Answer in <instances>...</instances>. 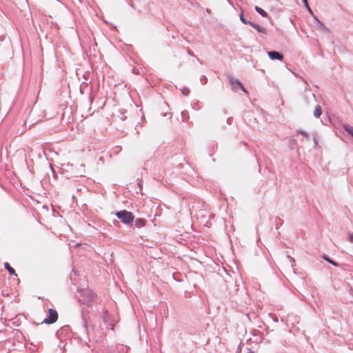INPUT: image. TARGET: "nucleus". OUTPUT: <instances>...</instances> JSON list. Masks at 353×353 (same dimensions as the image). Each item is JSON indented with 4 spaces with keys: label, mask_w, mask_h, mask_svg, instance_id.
Returning <instances> with one entry per match:
<instances>
[{
    "label": "nucleus",
    "mask_w": 353,
    "mask_h": 353,
    "mask_svg": "<svg viewBox=\"0 0 353 353\" xmlns=\"http://www.w3.org/2000/svg\"><path fill=\"white\" fill-rule=\"evenodd\" d=\"M288 257L290 259L291 261L294 262V260L293 258H292L290 256H288Z\"/></svg>",
    "instance_id": "obj_19"
},
{
    "label": "nucleus",
    "mask_w": 353,
    "mask_h": 353,
    "mask_svg": "<svg viewBox=\"0 0 353 353\" xmlns=\"http://www.w3.org/2000/svg\"><path fill=\"white\" fill-rule=\"evenodd\" d=\"M268 57L272 60H282L283 58V56L282 54L279 53L277 51H270L268 52Z\"/></svg>",
    "instance_id": "obj_5"
},
{
    "label": "nucleus",
    "mask_w": 353,
    "mask_h": 353,
    "mask_svg": "<svg viewBox=\"0 0 353 353\" xmlns=\"http://www.w3.org/2000/svg\"><path fill=\"white\" fill-rule=\"evenodd\" d=\"M240 19H241V21L244 23V24H250L251 23V21H247L244 17H243V14H241L240 16Z\"/></svg>",
    "instance_id": "obj_16"
},
{
    "label": "nucleus",
    "mask_w": 353,
    "mask_h": 353,
    "mask_svg": "<svg viewBox=\"0 0 353 353\" xmlns=\"http://www.w3.org/2000/svg\"><path fill=\"white\" fill-rule=\"evenodd\" d=\"M314 19L316 20V28L318 30L324 31V32H330L328 28H327L321 21H319L316 17H314Z\"/></svg>",
    "instance_id": "obj_6"
},
{
    "label": "nucleus",
    "mask_w": 353,
    "mask_h": 353,
    "mask_svg": "<svg viewBox=\"0 0 353 353\" xmlns=\"http://www.w3.org/2000/svg\"><path fill=\"white\" fill-rule=\"evenodd\" d=\"M115 216L125 225L131 224L134 221V215L131 212L127 210H121L115 213Z\"/></svg>",
    "instance_id": "obj_2"
},
{
    "label": "nucleus",
    "mask_w": 353,
    "mask_h": 353,
    "mask_svg": "<svg viewBox=\"0 0 353 353\" xmlns=\"http://www.w3.org/2000/svg\"><path fill=\"white\" fill-rule=\"evenodd\" d=\"M4 267L11 275H16L15 270L8 263H5Z\"/></svg>",
    "instance_id": "obj_10"
},
{
    "label": "nucleus",
    "mask_w": 353,
    "mask_h": 353,
    "mask_svg": "<svg viewBox=\"0 0 353 353\" xmlns=\"http://www.w3.org/2000/svg\"><path fill=\"white\" fill-rule=\"evenodd\" d=\"M323 259L325 260H326L327 261H328L329 263H330L331 264H332L334 266H338V263H336L335 261L331 260L330 259H329L327 256H323Z\"/></svg>",
    "instance_id": "obj_15"
},
{
    "label": "nucleus",
    "mask_w": 353,
    "mask_h": 353,
    "mask_svg": "<svg viewBox=\"0 0 353 353\" xmlns=\"http://www.w3.org/2000/svg\"><path fill=\"white\" fill-rule=\"evenodd\" d=\"M145 223V220H144L143 219H137L135 221V225L139 228L144 226Z\"/></svg>",
    "instance_id": "obj_12"
},
{
    "label": "nucleus",
    "mask_w": 353,
    "mask_h": 353,
    "mask_svg": "<svg viewBox=\"0 0 353 353\" xmlns=\"http://www.w3.org/2000/svg\"><path fill=\"white\" fill-rule=\"evenodd\" d=\"M349 241L353 243V234H350Z\"/></svg>",
    "instance_id": "obj_18"
},
{
    "label": "nucleus",
    "mask_w": 353,
    "mask_h": 353,
    "mask_svg": "<svg viewBox=\"0 0 353 353\" xmlns=\"http://www.w3.org/2000/svg\"><path fill=\"white\" fill-rule=\"evenodd\" d=\"M250 26H251L252 27L255 28L258 32H262V33H264V34L267 33L266 29L265 28L259 26V25H257V24H255V23H253L251 22Z\"/></svg>",
    "instance_id": "obj_7"
},
{
    "label": "nucleus",
    "mask_w": 353,
    "mask_h": 353,
    "mask_svg": "<svg viewBox=\"0 0 353 353\" xmlns=\"http://www.w3.org/2000/svg\"><path fill=\"white\" fill-rule=\"evenodd\" d=\"M305 8L307 10L308 12H310L311 14H312V9L310 8L307 0H302Z\"/></svg>",
    "instance_id": "obj_14"
},
{
    "label": "nucleus",
    "mask_w": 353,
    "mask_h": 353,
    "mask_svg": "<svg viewBox=\"0 0 353 353\" xmlns=\"http://www.w3.org/2000/svg\"><path fill=\"white\" fill-rule=\"evenodd\" d=\"M107 353H113V352L112 351H110V350H108Z\"/></svg>",
    "instance_id": "obj_21"
},
{
    "label": "nucleus",
    "mask_w": 353,
    "mask_h": 353,
    "mask_svg": "<svg viewBox=\"0 0 353 353\" xmlns=\"http://www.w3.org/2000/svg\"><path fill=\"white\" fill-rule=\"evenodd\" d=\"M49 315L47 318H46L43 322L47 324H52L57 321L58 319V313L57 312L52 308L48 310Z\"/></svg>",
    "instance_id": "obj_3"
},
{
    "label": "nucleus",
    "mask_w": 353,
    "mask_h": 353,
    "mask_svg": "<svg viewBox=\"0 0 353 353\" xmlns=\"http://www.w3.org/2000/svg\"><path fill=\"white\" fill-rule=\"evenodd\" d=\"M182 94L185 96H188L190 93V90L188 88H184L182 90Z\"/></svg>",
    "instance_id": "obj_17"
},
{
    "label": "nucleus",
    "mask_w": 353,
    "mask_h": 353,
    "mask_svg": "<svg viewBox=\"0 0 353 353\" xmlns=\"http://www.w3.org/2000/svg\"><path fill=\"white\" fill-rule=\"evenodd\" d=\"M322 114V110L320 105H316L314 110V116L316 118H319Z\"/></svg>",
    "instance_id": "obj_8"
},
{
    "label": "nucleus",
    "mask_w": 353,
    "mask_h": 353,
    "mask_svg": "<svg viewBox=\"0 0 353 353\" xmlns=\"http://www.w3.org/2000/svg\"><path fill=\"white\" fill-rule=\"evenodd\" d=\"M79 302L90 305L97 299L96 294L90 289H82L80 292Z\"/></svg>",
    "instance_id": "obj_1"
},
{
    "label": "nucleus",
    "mask_w": 353,
    "mask_h": 353,
    "mask_svg": "<svg viewBox=\"0 0 353 353\" xmlns=\"http://www.w3.org/2000/svg\"><path fill=\"white\" fill-rule=\"evenodd\" d=\"M250 353H254L253 351H250Z\"/></svg>",
    "instance_id": "obj_22"
},
{
    "label": "nucleus",
    "mask_w": 353,
    "mask_h": 353,
    "mask_svg": "<svg viewBox=\"0 0 353 353\" xmlns=\"http://www.w3.org/2000/svg\"><path fill=\"white\" fill-rule=\"evenodd\" d=\"M297 132L301 135H303L305 138H306L307 139H310V137L309 135V134L307 132H306L305 131H303V130H299L297 131Z\"/></svg>",
    "instance_id": "obj_13"
},
{
    "label": "nucleus",
    "mask_w": 353,
    "mask_h": 353,
    "mask_svg": "<svg viewBox=\"0 0 353 353\" xmlns=\"http://www.w3.org/2000/svg\"><path fill=\"white\" fill-rule=\"evenodd\" d=\"M255 10L260 14L262 17H268V13L263 10L259 6H255Z\"/></svg>",
    "instance_id": "obj_11"
},
{
    "label": "nucleus",
    "mask_w": 353,
    "mask_h": 353,
    "mask_svg": "<svg viewBox=\"0 0 353 353\" xmlns=\"http://www.w3.org/2000/svg\"><path fill=\"white\" fill-rule=\"evenodd\" d=\"M343 128L350 135L353 137V127L348 124H343Z\"/></svg>",
    "instance_id": "obj_9"
},
{
    "label": "nucleus",
    "mask_w": 353,
    "mask_h": 353,
    "mask_svg": "<svg viewBox=\"0 0 353 353\" xmlns=\"http://www.w3.org/2000/svg\"><path fill=\"white\" fill-rule=\"evenodd\" d=\"M188 54H190V55H193V54L191 52L190 50H188Z\"/></svg>",
    "instance_id": "obj_20"
},
{
    "label": "nucleus",
    "mask_w": 353,
    "mask_h": 353,
    "mask_svg": "<svg viewBox=\"0 0 353 353\" xmlns=\"http://www.w3.org/2000/svg\"><path fill=\"white\" fill-rule=\"evenodd\" d=\"M229 83L232 89L241 88L243 92H246L245 88L243 84L236 79L234 78L232 76L228 77Z\"/></svg>",
    "instance_id": "obj_4"
}]
</instances>
